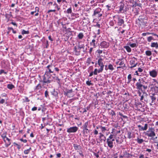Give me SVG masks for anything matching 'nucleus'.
<instances>
[{
  "mask_svg": "<svg viewBox=\"0 0 158 158\" xmlns=\"http://www.w3.org/2000/svg\"><path fill=\"white\" fill-rule=\"evenodd\" d=\"M73 50L76 53V55H79L80 54V51L78 50V48H77L76 46H74Z\"/></svg>",
  "mask_w": 158,
  "mask_h": 158,
  "instance_id": "393cba45",
  "label": "nucleus"
},
{
  "mask_svg": "<svg viewBox=\"0 0 158 158\" xmlns=\"http://www.w3.org/2000/svg\"><path fill=\"white\" fill-rule=\"evenodd\" d=\"M131 133L130 132V131H128V132H127V138L129 139H131Z\"/></svg>",
  "mask_w": 158,
  "mask_h": 158,
  "instance_id": "0e129e2a",
  "label": "nucleus"
},
{
  "mask_svg": "<svg viewBox=\"0 0 158 158\" xmlns=\"http://www.w3.org/2000/svg\"><path fill=\"white\" fill-rule=\"evenodd\" d=\"M106 140V137L104 135L101 136H99V139L97 140V143H102L103 141L104 142Z\"/></svg>",
  "mask_w": 158,
  "mask_h": 158,
  "instance_id": "dca6fc26",
  "label": "nucleus"
},
{
  "mask_svg": "<svg viewBox=\"0 0 158 158\" xmlns=\"http://www.w3.org/2000/svg\"><path fill=\"white\" fill-rule=\"evenodd\" d=\"M119 115L122 117L123 118L127 119L128 117L127 116L123 115L122 113L119 112Z\"/></svg>",
  "mask_w": 158,
  "mask_h": 158,
  "instance_id": "603ef678",
  "label": "nucleus"
},
{
  "mask_svg": "<svg viewBox=\"0 0 158 158\" xmlns=\"http://www.w3.org/2000/svg\"><path fill=\"white\" fill-rule=\"evenodd\" d=\"M119 65L122 66V67H125V64H124V62L122 61H120Z\"/></svg>",
  "mask_w": 158,
  "mask_h": 158,
  "instance_id": "a18cd8bd",
  "label": "nucleus"
},
{
  "mask_svg": "<svg viewBox=\"0 0 158 158\" xmlns=\"http://www.w3.org/2000/svg\"><path fill=\"white\" fill-rule=\"evenodd\" d=\"M127 44L130 46L131 48H134L137 47L138 46V44L136 43H132L131 42H129L127 43Z\"/></svg>",
  "mask_w": 158,
  "mask_h": 158,
  "instance_id": "5701e85b",
  "label": "nucleus"
},
{
  "mask_svg": "<svg viewBox=\"0 0 158 158\" xmlns=\"http://www.w3.org/2000/svg\"><path fill=\"white\" fill-rule=\"evenodd\" d=\"M155 131L154 128L152 127H149L148 130L145 133V135L149 137L152 138V137L156 136Z\"/></svg>",
  "mask_w": 158,
  "mask_h": 158,
  "instance_id": "20e7f679",
  "label": "nucleus"
},
{
  "mask_svg": "<svg viewBox=\"0 0 158 158\" xmlns=\"http://www.w3.org/2000/svg\"><path fill=\"white\" fill-rule=\"evenodd\" d=\"M81 44H78L77 45V48L78 49L79 51H81Z\"/></svg>",
  "mask_w": 158,
  "mask_h": 158,
  "instance_id": "338daca9",
  "label": "nucleus"
},
{
  "mask_svg": "<svg viewBox=\"0 0 158 158\" xmlns=\"http://www.w3.org/2000/svg\"><path fill=\"white\" fill-rule=\"evenodd\" d=\"M90 108V106H87L86 108L83 109L84 110L83 113H84L87 112V110H89Z\"/></svg>",
  "mask_w": 158,
  "mask_h": 158,
  "instance_id": "8fccbe9b",
  "label": "nucleus"
},
{
  "mask_svg": "<svg viewBox=\"0 0 158 158\" xmlns=\"http://www.w3.org/2000/svg\"><path fill=\"white\" fill-rule=\"evenodd\" d=\"M151 47L152 48L155 47L156 48H158V43L157 42H152L151 44Z\"/></svg>",
  "mask_w": 158,
  "mask_h": 158,
  "instance_id": "473e14b6",
  "label": "nucleus"
},
{
  "mask_svg": "<svg viewBox=\"0 0 158 158\" xmlns=\"http://www.w3.org/2000/svg\"><path fill=\"white\" fill-rule=\"evenodd\" d=\"M64 94L69 98L72 97L74 95L73 91L72 89H66L65 91L64 92Z\"/></svg>",
  "mask_w": 158,
  "mask_h": 158,
  "instance_id": "9d476101",
  "label": "nucleus"
},
{
  "mask_svg": "<svg viewBox=\"0 0 158 158\" xmlns=\"http://www.w3.org/2000/svg\"><path fill=\"white\" fill-rule=\"evenodd\" d=\"M100 128H101L102 131V132H104L106 130V128L105 127H102V126H99Z\"/></svg>",
  "mask_w": 158,
  "mask_h": 158,
  "instance_id": "bf43d9fd",
  "label": "nucleus"
},
{
  "mask_svg": "<svg viewBox=\"0 0 158 158\" xmlns=\"http://www.w3.org/2000/svg\"><path fill=\"white\" fill-rule=\"evenodd\" d=\"M141 92L142 93V95L140 97V101L142 102V100L144 99L145 101H146V100H145V98H146L148 96L147 93L145 92V91Z\"/></svg>",
  "mask_w": 158,
  "mask_h": 158,
  "instance_id": "ddd939ff",
  "label": "nucleus"
},
{
  "mask_svg": "<svg viewBox=\"0 0 158 158\" xmlns=\"http://www.w3.org/2000/svg\"><path fill=\"white\" fill-rule=\"evenodd\" d=\"M114 141L115 139H113L111 140L106 139V142L107 143L108 146L110 149H111L113 148L114 144H115Z\"/></svg>",
  "mask_w": 158,
  "mask_h": 158,
  "instance_id": "9b49d317",
  "label": "nucleus"
},
{
  "mask_svg": "<svg viewBox=\"0 0 158 158\" xmlns=\"http://www.w3.org/2000/svg\"><path fill=\"white\" fill-rule=\"evenodd\" d=\"M6 132H5V133L2 134L1 135L3 139L4 142H6V139L7 138L6 136Z\"/></svg>",
  "mask_w": 158,
  "mask_h": 158,
  "instance_id": "4c0bfd02",
  "label": "nucleus"
},
{
  "mask_svg": "<svg viewBox=\"0 0 158 158\" xmlns=\"http://www.w3.org/2000/svg\"><path fill=\"white\" fill-rule=\"evenodd\" d=\"M114 24V22L113 20L110 21L109 22V25L111 26H113Z\"/></svg>",
  "mask_w": 158,
  "mask_h": 158,
  "instance_id": "052dcab7",
  "label": "nucleus"
},
{
  "mask_svg": "<svg viewBox=\"0 0 158 158\" xmlns=\"http://www.w3.org/2000/svg\"><path fill=\"white\" fill-rule=\"evenodd\" d=\"M91 81H87L86 82V84L87 85H88L89 86H90L91 85H93L92 83H91Z\"/></svg>",
  "mask_w": 158,
  "mask_h": 158,
  "instance_id": "e2e57ef3",
  "label": "nucleus"
},
{
  "mask_svg": "<svg viewBox=\"0 0 158 158\" xmlns=\"http://www.w3.org/2000/svg\"><path fill=\"white\" fill-rule=\"evenodd\" d=\"M90 130L89 129L83 130L82 131V134L84 137H87L90 132Z\"/></svg>",
  "mask_w": 158,
  "mask_h": 158,
  "instance_id": "f3484780",
  "label": "nucleus"
},
{
  "mask_svg": "<svg viewBox=\"0 0 158 158\" xmlns=\"http://www.w3.org/2000/svg\"><path fill=\"white\" fill-rule=\"evenodd\" d=\"M13 144L14 145H15L17 146V148L18 149H19L21 148V146H20V145L18 144L17 143H16L14 142L13 143Z\"/></svg>",
  "mask_w": 158,
  "mask_h": 158,
  "instance_id": "680f3d73",
  "label": "nucleus"
},
{
  "mask_svg": "<svg viewBox=\"0 0 158 158\" xmlns=\"http://www.w3.org/2000/svg\"><path fill=\"white\" fill-rule=\"evenodd\" d=\"M83 33L82 32L80 33L77 35V37L80 40L82 39L84 37Z\"/></svg>",
  "mask_w": 158,
  "mask_h": 158,
  "instance_id": "f704fd0d",
  "label": "nucleus"
},
{
  "mask_svg": "<svg viewBox=\"0 0 158 158\" xmlns=\"http://www.w3.org/2000/svg\"><path fill=\"white\" fill-rule=\"evenodd\" d=\"M151 89L152 91H154L155 93H157L158 92V86H154L151 87Z\"/></svg>",
  "mask_w": 158,
  "mask_h": 158,
  "instance_id": "c756f323",
  "label": "nucleus"
},
{
  "mask_svg": "<svg viewBox=\"0 0 158 158\" xmlns=\"http://www.w3.org/2000/svg\"><path fill=\"white\" fill-rule=\"evenodd\" d=\"M31 150V148L30 147L29 149L25 150L24 151V153L25 154H27L29 153L30 151Z\"/></svg>",
  "mask_w": 158,
  "mask_h": 158,
  "instance_id": "37998d69",
  "label": "nucleus"
},
{
  "mask_svg": "<svg viewBox=\"0 0 158 158\" xmlns=\"http://www.w3.org/2000/svg\"><path fill=\"white\" fill-rule=\"evenodd\" d=\"M135 140L139 144L142 143L144 141L143 139H139L138 137L137 139H135Z\"/></svg>",
  "mask_w": 158,
  "mask_h": 158,
  "instance_id": "a878e982",
  "label": "nucleus"
},
{
  "mask_svg": "<svg viewBox=\"0 0 158 158\" xmlns=\"http://www.w3.org/2000/svg\"><path fill=\"white\" fill-rule=\"evenodd\" d=\"M78 128L76 126L70 127L67 129V131L69 133H75L78 130Z\"/></svg>",
  "mask_w": 158,
  "mask_h": 158,
  "instance_id": "f8f14e48",
  "label": "nucleus"
},
{
  "mask_svg": "<svg viewBox=\"0 0 158 158\" xmlns=\"http://www.w3.org/2000/svg\"><path fill=\"white\" fill-rule=\"evenodd\" d=\"M102 9L100 8H98L94 10V13L92 16L94 17H97L99 19L102 15Z\"/></svg>",
  "mask_w": 158,
  "mask_h": 158,
  "instance_id": "7ed1b4c3",
  "label": "nucleus"
},
{
  "mask_svg": "<svg viewBox=\"0 0 158 158\" xmlns=\"http://www.w3.org/2000/svg\"><path fill=\"white\" fill-rule=\"evenodd\" d=\"M91 58L89 57L87 59L86 62V63L88 64H87V65L88 66L89 65L90 63H91Z\"/></svg>",
  "mask_w": 158,
  "mask_h": 158,
  "instance_id": "a19ab883",
  "label": "nucleus"
},
{
  "mask_svg": "<svg viewBox=\"0 0 158 158\" xmlns=\"http://www.w3.org/2000/svg\"><path fill=\"white\" fill-rule=\"evenodd\" d=\"M145 54L148 56H151L152 54V53L151 51L148 50L145 52Z\"/></svg>",
  "mask_w": 158,
  "mask_h": 158,
  "instance_id": "49530a36",
  "label": "nucleus"
},
{
  "mask_svg": "<svg viewBox=\"0 0 158 158\" xmlns=\"http://www.w3.org/2000/svg\"><path fill=\"white\" fill-rule=\"evenodd\" d=\"M152 40H154V39L152 36H149L147 38V40L148 42H151Z\"/></svg>",
  "mask_w": 158,
  "mask_h": 158,
  "instance_id": "09e8293b",
  "label": "nucleus"
},
{
  "mask_svg": "<svg viewBox=\"0 0 158 158\" xmlns=\"http://www.w3.org/2000/svg\"><path fill=\"white\" fill-rule=\"evenodd\" d=\"M110 114L112 116L116 115L114 111L113 110H111L110 112Z\"/></svg>",
  "mask_w": 158,
  "mask_h": 158,
  "instance_id": "6e6d98bb",
  "label": "nucleus"
},
{
  "mask_svg": "<svg viewBox=\"0 0 158 158\" xmlns=\"http://www.w3.org/2000/svg\"><path fill=\"white\" fill-rule=\"evenodd\" d=\"M66 12L68 14H71L72 12V8L71 7H70L66 11Z\"/></svg>",
  "mask_w": 158,
  "mask_h": 158,
  "instance_id": "864d4df0",
  "label": "nucleus"
},
{
  "mask_svg": "<svg viewBox=\"0 0 158 158\" xmlns=\"http://www.w3.org/2000/svg\"><path fill=\"white\" fill-rule=\"evenodd\" d=\"M148 124L147 123L145 124L144 127H143L140 125H138V127L139 128V131H146L148 128Z\"/></svg>",
  "mask_w": 158,
  "mask_h": 158,
  "instance_id": "4468645a",
  "label": "nucleus"
},
{
  "mask_svg": "<svg viewBox=\"0 0 158 158\" xmlns=\"http://www.w3.org/2000/svg\"><path fill=\"white\" fill-rule=\"evenodd\" d=\"M60 70L59 68L56 67L55 66V69H54V72H56L58 73L59 72Z\"/></svg>",
  "mask_w": 158,
  "mask_h": 158,
  "instance_id": "5fc2aeb1",
  "label": "nucleus"
},
{
  "mask_svg": "<svg viewBox=\"0 0 158 158\" xmlns=\"http://www.w3.org/2000/svg\"><path fill=\"white\" fill-rule=\"evenodd\" d=\"M96 40L94 39L92 40V41L90 43V44L91 46H93L94 48H95L96 47Z\"/></svg>",
  "mask_w": 158,
  "mask_h": 158,
  "instance_id": "7c9ffc66",
  "label": "nucleus"
},
{
  "mask_svg": "<svg viewBox=\"0 0 158 158\" xmlns=\"http://www.w3.org/2000/svg\"><path fill=\"white\" fill-rule=\"evenodd\" d=\"M108 69H110V70L112 71L114 69V68L112 65L111 64H110L108 66Z\"/></svg>",
  "mask_w": 158,
  "mask_h": 158,
  "instance_id": "de8ad7c7",
  "label": "nucleus"
},
{
  "mask_svg": "<svg viewBox=\"0 0 158 158\" xmlns=\"http://www.w3.org/2000/svg\"><path fill=\"white\" fill-rule=\"evenodd\" d=\"M124 48H125L126 51L128 52H131V48L128 46H124Z\"/></svg>",
  "mask_w": 158,
  "mask_h": 158,
  "instance_id": "e433bc0d",
  "label": "nucleus"
},
{
  "mask_svg": "<svg viewBox=\"0 0 158 158\" xmlns=\"http://www.w3.org/2000/svg\"><path fill=\"white\" fill-rule=\"evenodd\" d=\"M41 88L42 86L40 84H39L35 87V91L36 90L40 89Z\"/></svg>",
  "mask_w": 158,
  "mask_h": 158,
  "instance_id": "79ce46f5",
  "label": "nucleus"
},
{
  "mask_svg": "<svg viewBox=\"0 0 158 158\" xmlns=\"http://www.w3.org/2000/svg\"><path fill=\"white\" fill-rule=\"evenodd\" d=\"M48 93L49 92L47 90L45 91L44 93V94L46 98H48V97H49V95L48 94Z\"/></svg>",
  "mask_w": 158,
  "mask_h": 158,
  "instance_id": "4d7b16f0",
  "label": "nucleus"
},
{
  "mask_svg": "<svg viewBox=\"0 0 158 158\" xmlns=\"http://www.w3.org/2000/svg\"><path fill=\"white\" fill-rule=\"evenodd\" d=\"M55 67V66L52 64L48 65L46 68L47 69L48 71L46 72L45 75H48L50 73H54Z\"/></svg>",
  "mask_w": 158,
  "mask_h": 158,
  "instance_id": "423d86ee",
  "label": "nucleus"
},
{
  "mask_svg": "<svg viewBox=\"0 0 158 158\" xmlns=\"http://www.w3.org/2000/svg\"><path fill=\"white\" fill-rule=\"evenodd\" d=\"M5 142V147H8L11 144L10 139L7 137L6 139V142Z\"/></svg>",
  "mask_w": 158,
  "mask_h": 158,
  "instance_id": "4be33fe9",
  "label": "nucleus"
},
{
  "mask_svg": "<svg viewBox=\"0 0 158 158\" xmlns=\"http://www.w3.org/2000/svg\"><path fill=\"white\" fill-rule=\"evenodd\" d=\"M157 138L158 137L157 136H156V137L153 136L150 139L152 140L153 141V142L155 143H158V139H157Z\"/></svg>",
  "mask_w": 158,
  "mask_h": 158,
  "instance_id": "2f4dec72",
  "label": "nucleus"
},
{
  "mask_svg": "<svg viewBox=\"0 0 158 158\" xmlns=\"http://www.w3.org/2000/svg\"><path fill=\"white\" fill-rule=\"evenodd\" d=\"M29 33V31H26L24 29L22 30L21 32V33L22 35L28 34Z\"/></svg>",
  "mask_w": 158,
  "mask_h": 158,
  "instance_id": "c03bdc74",
  "label": "nucleus"
},
{
  "mask_svg": "<svg viewBox=\"0 0 158 158\" xmlns=\"http://www.w3.org/2000/svg\"><path fill=\"white\" fill-rule=\"evenodd\" d=\"M94 27H98L99 28H101V25L100 24L98 23H97L96 24L94 25Z\"/></svg>",
  "mask_w": 158,
  "mask_h": 158,
  "instance_id": "13d9d810",
  "label": "nucleus"
},
{
  "mask_svg": "<svg viewBox=\"0 0 158 158\" xmlns=\"http://www.w3.org/2000/svg\"><path fill=\"white\" fill-rule=\"evenodd\" d=\"M135 60H133V59L131 60L130 61V64L131 66L129 68L130 69H132L133 68L135 67L137 64V63H136L135 64Z\"/></svg>",
  "mask_w": 158,
  "mask_h": 158,
  "instance_id": "2eb2a0df",
  "label": "nucleus"
},
{
  "mask_svg": "<svg viewBox=\"0 0 158 158\" xmlns=\"http://www.w3.org/2000/svg\"><path fill=\"white\" fill-rule=\"evenodd\" d=\"M98 70L97 69H95L94 71L93 72L94 74V75H97V73H98Z\"/></svg>",
  "mask_w": 158,
  "mask_h": 158,
  "instance_id": "69168bd1",
  "label": "nucleus"
},
{
  "mask_svg": "<svg viewBox=\"0 0 158 158\" xmlns=\"http://www.w3.org/2000/svg\"><path fill=\"white\" fill-rule=\"evenodd\" d=\"M152 96H150V97L151 98L152 100V103H153L155 102L156 100V98L154 96L155 95V94L154 93L152 94Z\"/></svg>",
  "mask_w": 158,
  "mask_h": 158,
  "instance_id": "c85d7f7f",
  "label": "nucleus"
},
{
  "mask_svg": "<svg viewBox=\"0 0 158 158\" xmlns=\"http://www.w3.org/2000/svg\"><path fill=\"white\" fill-rule=\"evenodd\" d=\"M146 19H142L141 20H138L140 23L142 24L143 25H145L146 23H147V22L146 21Z\"/></svg>",
  "mask_w": 158,
  "mask_h": 158,
  "instance_id": "c9c22d12",
  "label": "nucleus"
},
{
  "mask_svg": "<svg viewBox=\"0 0 158 158\" xmlns=\"http://www.w3.org/2000/svg\"><path fill=\"white\" fill-rule=\"evenodd\" d=\"M73 146L75 150H80L81 148V147L80 146V145H77L75 143L73 144Z\"/></svg>",
  "mask_w": 158,
  "mask_h": 158,
  "instance_id": "cd10ccee",
  "label": "nucleus"
},
{
  "mask_svg": "<svg viewBox=\"0 0 158 158\" xmlns=\"http://www.w3.org/2000/svg\"><path fill=\"white\" fill-rule=\"evenodd\" d=\"M149 74L153 77H155L157 75V72L155 70H153L149 72Z\"/></svg>",
  "mask_w": 158,
  "mask_h": 158,
  "instance_id": "a211bd4d",
  "label": "nucleus"
},
{
  "mask_svg": "<svg viewBox=\"0 0 158 158\" xmlns=\"http://www.w3.org/2000/svg\"><path fill=\"white\" fill-rule=\"evenodd\" d=\"M98 64L99 66L100 67V68L98 70V73L102 72L103 70L104 67V64L103 63V60L100 58L98 60Z\"/></svg>",
  "mask_w": 158,
  "mask_h": 158,
  "instance_id": "0eeeda50",
  "label": "nucleus"
},
{
  "mask_svg": "<svg viewBox=\"0 0 158 158\" xmlns=\"http://www.w3.org/2000/svg\"><path fill=\"white\" fill-rule=\"evenodd\" d=\"M53 75L54 76L52 77L54 79L58 84H60V79L58 77L56 76V74H54Z\"/></svg>",
  "mask_w": 158,
  "mask_h": 158,
  "instance_id": "bb28decb",
  "label": "nucleus"
},
{
  "mask_svg": "<svg viewBox=\"0 0 158 158\" xmlns=\"http://www.w3.org/2000/svg\"><path fill=\"white\" fill-rule=\"evenodd\" d=\"M96 52H97L99 54H102V51L100 49H98L96 51Z\"/></svg>",
  "mask_w": 158,
  "mask_h": 158,
  "instance_id": "774afa93",
  "label": "nucleus"
},
{
  "mask_svg": "<svg viewBox=\"0 0 158 158\" xmlns=\"http://www.w3.org/2000/svg\"><path fill=\"white\" fill-rule=\"evenodd\" d=\"M50 93L55 98H58V93L57 91H56L54 89L51 91Z\"/></svg>",
  "mask_w": 158,
  "mask_h": 158,
  "instance_id": "6ab92c4d",
  "label": "nucleus"
},
{
  "mask_svg": "<svg viewBox=\"0 0 158 158\" xmlns=\"http://www.w3.org/2000/svg\"><path fill=\"white\" fill-rule=\"evenodd\" d=\"M142 19H146V16L142 15L139 16L138 18V20H141Z\"/></svg>",
  "mask_w": 158,
  "mask_h": 158,
  "instance_id": "ea45409f",
  "label": "nucleus"
},
{
  "mask_svg": "<svg viewBox=\"0 0 158 158\" xmlns=\"http://www.w3.org/2000/svg\"><path fill=\"white\" fill-rule=\"evenodd\" d=\"M113 20L114 22V24L118 26H121L124 24V20L119 15H116L113 16Z\"/></svg>",
  "mask_w": 158,
  "mask_h": 158,
  "instance_id": "f03ea898",
  "label": "nucleus"
},
{
  "mask_svg": "<svg viewBox=\"0 0 158 158\" xmlns=\"http://www.w3.org/2000/svg\"><path fill=\"white\" fill-rule=\"evenodd\" d=\"M42 43L44 46L45 48H47L49 46V44L48 41L46 39H44L42 40Z\"/></svg>",
  "mask_w": 158,
  "mask_h": 158,
  "instance_id": "412c9836",
  "label": "nucleus"
},
{
  "mask_svg": "<svg viewBox=\"0 0 158 158\" xmlns=\"http://www.w3.org/2000/svg\"><path fill=\"white\" fill-rule=\"evenodd\" d=\"M7 88L10 89H12L15 88V86L12 84H8L7 85Z\"/></svg>",
  "mask_w": 158,
  "mask_h": 158,
  "instance_id": "72a5a7b5",
  "label": "nucleus"
},
{
  "mask_svg": "<svg viewBox=\"0 0 158 158\" xmlns=\"http://www.w3.org/2000/svg\"><path fill=\"white\" fill-rule=\"evenodd\" d=\"M123 154L124 156L127 158H129L130 157V156H132V155H131L130 154L127 153L126 151H124L123 152Z\"/></svg>",
  "mask_w": 158,
  "mask_h": 158,
  "instance_id": "b1692460",
  "label": "nucleus"
},
{
  "mask_svg": "<svg viewBox=\"0 0 158 158\" xmlns=\"http://www.w3.org/2000/svg\"><path fill=\"white\" fill-rule=\"evenodd\" d=\"M110 46V43L109 42L103 41L101 42L99 45V48H108Z\"/></svg>",
  "mask_w": 158,
  "mask_h": 158,
  "instance_id": "1a4fd4ad",
  "label": "nucleus"
},
{
  "mask_svg": "<svg viewBox=\"0 0 158 158\" xmlns=\"http://www.w3.org/2000/svg\"><path fill=\"white\" fill-rule=\"evenodd\" d=\"M135 85L136 88L141 92L145 91L148 88V82L144 80V78L139 77Z\"/></svg>",
  "mask_w": 158,
  "mask_h": 158,
  "instance_id": "f257e3e1",
  "label": "nucleus"
},
{
  "mask_svg": "<svg viewBox=\"0 0 158 158\" xmlns=\"http://www.w3.org/2000/svg\"><path fill=\"white\" fill-rule=\"evenodd\" d=\"M119 5H120L118 6L119 13H123L126 12L128 10V8H127V5L125 6V4L123 2H120Z\"/></svg>",
  "mask_w": 158,
  "mask_h": 158,
  "instance_id": "39448f33",
  "label": "nucleus"
},
{
  "mask_svg": "<svg viewBox=\"0 0 158 158\" xmlns=\"http://www.w3.org/2000/svg\"><path fill=\"white\" fill-rule=\"evenodd\" d=\"M127 79L128 80V81L127 82V83L129 84L131 81L132 77L131 74H129L128 75L127 77Z\"/></svg>",
  "mask_w": 158,
  "mask_h": 158,
  "instance_id": "58836bf2",
  "label": "nucleus"
},
{
  "mask_svg": "<svg viewBox=\"0 0 158 158\" xmlns=\"http://www.w3.org/2000/svg\"><path fill=\"white\" fill-rule=\"evenodd\" d=\"M89 123L88 121L85 122L81 127V128L83 130H86L88 129Z\"/></svg>",
  "mask_w": 158,
  "mask_h": 158,
  "instance_id": "aec40b11",
  "label": "nucleus"
},
{
  "mask_svg": "<svg viewBox=\"0 0 158 158\" xmlns=\"http://www.w3.org/2000/svg\"><path fill=\"white\" fill-rule=\"evenodd\" d=\"M51 78L50 77H48V75H46L45 74L43 77V80L41 81L44 84H48L51 82L52 81V79H51Z\"/></svg>",
  "mask_w": 158,
  "mask_h": 158,
  "instance_id": "6e6552de",
  "label": "nucleus"
},
{
  "mask_svg": "<svg viewBox=\"0 0 158 158\" xmlns=\"http://www.w3.org/2000/svg\"><path fill=\"white\" fill-rule=\"evenodd\" d=\"M113 136H114L113 135L110 134L108 138L106 139H108L109 140L115 139L113 138Z\"/></svg>",
  "mask_w": 158,
  "mask_h": 158,
  "instance_id": "3c124183",
  "label": "nucleus"
}]
</instances>
